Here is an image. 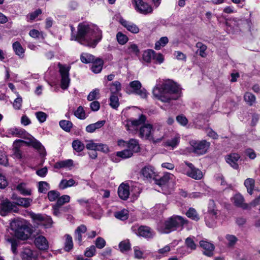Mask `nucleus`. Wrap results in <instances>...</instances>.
<instances>
[{"label":"nucleus","instance_id":"obj_36","mask_svg":"<svg viewBox=\"0 0 260 260\" xmlns=\"http://www.w3.org/2000/svg\"><path fill=\"white\" fill-rule=\"evenodd\" d=\"M121 89V84L118 81H115L110 84L109 90L111 92V94H117Z\"/></svg>","mask_w":260,"mask_h":260},{"label":"nucleus","instance_id":"obj_23","mask_svg":"<svg viewBox=\"0 0 260 260\" xmlns=\"http://www.w3.org/2000/svg\"><path fill=\"white\" fill-rule=\"evenodd\" d=\"M35 243L36 246L41 250L47 249L48 247L46 239L42 236H39L37 237L35 239Z\"/></svg>","mask_w":260,"mask_h":260},{"label":"nucleus","instance_id":"obj_59","mask_svg":"<svg viewBox=\"0 0 260 260\" xmlns=\"http://www.w3.org/2000/svg\"><path fill=\"white\" fill-rule=\"evenodd\" d=\"M129 86L132 88L133 92L135 93L142 87V85L140 81L135 80L130 82Z\"/></svg>","mask_w":260,"mask_h":260},{"label":"nucleus","instance_id":"obj_8","mask_svg":"<svg viewBox=\"0 0 260 260\" xmlns=\"http://www.w3.org/2000/svg\"><path fill=\"white\" fill-rule=\"evenodd\" d=\"M175 177L171 173L165 174L158 181L157 184L162 187V189L168 187H173L175 184Z\"/></svg>","mask_w":260,"mask_h":260},{"label":"nucleus","instance_id":"obj_27","mask_svg":"<svg viewBox=\"0 0 260 260\" xmlns=\"http://www.w3.org/2000/svg\"><path fill=\"white\" fill-rule=\"evenodd\" d=\"M73 166V161L72 159H67L65 160L58 161L55 164L54 167L56 169L68 168L71 169Z\"/></svg>","mask_w":260,"mask_h":260},{"label":"nucleus","instance_id":"obj_15","mask_svg":"<svg viewBox=\"0 0 260 260\" xmlns=\"http://www.w3.org/2000/svg\"><path fill=\"white\" fill-rule=\"evenodd\" d=\"M23 260H37V252L34 251L29 247H24L20 253Z\"/></svg>","mask_w":260,"mask_h":260},{"label":"nucleus","instance_id":"obj_6","mask_svg":"<svg viewBox=\"0 0 260 260\" xmlns=\"http://www.w3.org/2000/svg\"><path fill=\"white\" fill-rule=\"evenodd\" d=\"M193 152L199 155L205 154L210 145L209 142L206 140L192 141L190 142Z\"/></svg>","mask_w":260,"mask_h":260},{"label":"nucleus","instance_id":"obj_10","mask_svg":"<svg viewBox=\"0 0 260 260\" xmlns=\"http://www.w3.org/2000/svg\"><path fill=\"white\" fill-rule=\"evenodd\" d=\"M31 217L36 222H38V224H42L46 228H50L53 223L51 217L46 215L33 214Z\"/></svg>","mask_w":260,"mask_h":260},{"label":"nucleus","instance_id":"obj_29","mask_svg":"<svg viewBox=\"0 0 260 260\" xmlns=\"http://www.w3.org/2000/svg\"><path fill=\"white\" fill-rule=\"evenodd\" d=\"M105 123V120L99 121L94 123L90 124L86 127V131L88 133H93L96 129L102 127Z\"/></svg>","mask_w":260,"mask_h":260},{"label":"nucleus","instance_id":"obj_52","mask_svg":"<svg viewBox=\"0 0 260 260\" xmlns=\"http://www.w3.org/2000/svg\"><path fill=\"white\" fill-rule=\"evenodd\" d=\"M74 114L76 117L81 119H84L86 118V114L83 108L79 106L75 111Z\"/></svg>","mask_w":260,"mask_h":260},{"label":"nucleus","instance_id":"obj_63","mask_svg":"<svg viewBox=\"0 0 260 260\" xmlns=\"http://www.w3.org/2000/svg\"><path fill=\"white\" fill-rule=\"evenodd\" d=\"M185 244L187 247L191 250H195L197 247L196 244L194 243L193 239L190 237H188L185 240Z\"/></svg>","mask_w":260,"mask_h":260},{"label":"nucleus","instance_id":"obj_16","mask_svg":"<svg viewBox=\"0 0 260 260\" xmlns=\"http://www.w3.org/2000/svg\"><path fill=\"white\" fill-rule=\"evenodd\" d=\"M164 133L161 126H155L153 128L150 141L154 143L160 142L164 138Z\"/></svg>","mask_w":260,"mask_h":260},{"label":"nucleus","instance_id":"obj_12","mask_svg":"<svg viewBox=\"0 0 260 260\" xmlns=\"http://www.w3.org/2000/svg\"><path fill=\"white\" fill-rule=\"evenodd\" d=\"M15 208L14 202H12L8 199H5L0 203V215L6 216Z\"/></svg>","mask_w":260,"mask_h":260},{"label":"nucleus","instance_id":"obj_54","mask_svg":"<svg viewBox=\"0 0 260 260\" xmlns=\"http://www.w3.org/2000/svg\"><path fill=\"white\" fill-rule=\"evenodd\" d=\"M100 97V90L99 89H95L92 91H91L88 96L87 100L89 101H92L95 99H98Z\"/></svg>","mask_w":260,"mask_h":260},{"label":"nucleus","instance_id":"obj_49","mask_svg":"<svg viewBox=\"0 0 260 260\" xmlns=\"http://www.w3.org/2000/svg\"><path fill=\"white\" fill-rule=\"evenodd\" d=\"M49 188V185L47 182L40 181L38 183L39 192L41 193H45Z\"/></svg>","mask_w":260,"mask_h":260},{"label":"nucleus","instance_id":"obj_21","mask_svg":"<svg viewBox=\"0 0 260 260\" xmlns=\"http://www.w3.org/2000/svg\"><path fill=\"white\" fill-rule=\"evenodd\" d=\"M138 235L145 238H151L154 235V232L148 226H141L138 229Z\"/></svg>","mask_w":260,"mask_h":260},{"label":"nucleus","instance_id":"obj_58","mask_svg":"<svg viewBox=\"0 0 260 260\" xmlns=\"http://www.w3.org/2000/svg\"><path fill=\"white\" fill-rule=\"evenodd\" d=\"M127 52L128 54L138 55L139 50L136 44H131L128 46Z\"/></svg>","mask_w":260,"mask_h":260},{"label":"nucleus","instance_id":"obj_42","mask_svg":"<svg viewBox=\"0 0 260 260\" xmlns=\"http://www.w3.org/2000/svg\"><path fill=\"white\" fill-rule=\"evenodd\" d=\"M13 48L15 53L19 56L23 55L24 50L18 42H15L13 44Z\"/></svg>","mask_w":260,"mask_h":260},{"label":"nucleus","instance_id":"obj_57","mask_svg":"<svg viewBox=\"0 0 260 260\" xmlns=\"http://www.w3.org/2000/svg\"><path fill=\"white\" fill-rule=\"evenodd\" d=\"M59 196V192L56 190H51L48 192V198L50 202L55 201Z\"/></svg>","mask_w":260,"mask_h":260},{"label":"nucleus","instance_id":"obj_55","mask_svg":"<svg viewBox=\"0 0 260 260\" xmlns=\"http://www.w3.org/2000/svg\"><path fill=\"white\" fill-rule=\"evenodd\" d=\"M116 38L118 42L121 45H124L128 41L127 37L121 32L117 34Z\"/></svg>","mask_w":260,"mask_h":260},{"label":"nucleus","instance_id":"obj_37","mask_svg":"<svg viewBox=\"0 0 260 260\" xmlns=\"http://www.w3.org/2000/svg\"><path fill=\"white\" fill-rule=\"evenodd\" d=\"M255 181L252 178H247L244 181V185L246 187L248 192L252 194L254 187Z\"/></svg>","mask_w":260,"mask_h":260},{"label":"nucleus","instance_id":"obj_4","mask_svg":"<svg viewBox=\"0 0 260 260\" xmlns=\"http://www.w3.org/2000/svg\"><path fill=\"white\" fill-rule=\"evenodd\" d=\"M57 66L59 68V73L61 78L60 87L62 89H66L68 88L70 83L69 72L71 67L62 64L60 62L58 63Z\"/></svg>","mask_w":260,"mask_h":260},{"label":"nucleus","instance_id":"obj_20","mask_svg":"<svg viewBox=\"0 0 260 260\" xmlns=\"http://www.w3.org/2000/svg\"><path fill=\"white\" fill-rule=\"evenodd\" d=\"M141 172L143 176L147 179H154L156 176L154 169L150 166L144 167Z\"/></svg>","mask_w":260,"mask_h":260},{"label":"nucleus","instance_id":"obj_47","mask_svg":"<svg viewBox=\"0 0 260 260\" xmlns=\"http://www.w3.org/2000/svg\"><path fill=\"white\" fill-rule=\"evenodd\" d=\"M109 105L112 108L115 109H116L119 107V99L116 95L111 94Z\"/></svg>","mask_w":260,"mask_h":260},{"label":"nucleus","instance_id":"obj_24","mask_svg":"<svg viewBox=\"0 0 260 260\" xmlns=\"http://www.w3.org/2000/svg\"><path fill=\"white\" fill-rule=\"evenodd\" d=\"M232 201L235 206L242 208L243 209H247L248 205L244 203V198L240 194H235L232 198Z\"/></svg>","mask_w":260,"mask_h":260},{"label":"nucleus","instance_id":"obj_43","mask_svg":"<svg viewBox=\"0 0 260 260\" xmlns=\"http://www.w3.org/2000/svg\"><path fill=\"white\" fill-rule=\"evenodd\" d=\"M23 132L22 129L12 127L10 128L8 130L7 134L8 135L16 136V137H20L23 134Z\"/></svg>","mask_w":260,"mask_h":260},{"label":"nucleus","instance_id":"obj_30","mask_svg":"<svg viewBox=\"0 0 260 260\" xmlns=\"http://www.w3.org/2000/svg\"><path fill=\"white\" fill-rule=\"evenodd\" d=\"M92 63L91 71L94 73H100L103 68V61L98 58L94 60Z\"/></svg>","mask_w":260,"mask_h":260},{"label":"nucleus","instance_id":"obj_32","mask_svg":"<svg viewBox=\"0 0 260 260\" xmlns=\"http://www.w3.org/2000/svg\"><path fill=\"white\" fill-rule=\"evenodd\" d=\"M128 211L125 209H123L120 211H116L114 213V217L121 220H125L128 218Z\"/></svg>","mask_w":260,"mask_h":260},{"label":"nucleus","instance_id":"obj_22","mask_svg":"<svg viewBox=\"0 0 260 260\" xmlns=\"http://www.w3.org/2000/svg\"><path fill=\"white\" fill-rule=\"evenodd\" d=\"M119 22L128 31L132 33L137 34L139 31V28L136 24L128 22L123 18L119 19Z\"/></svg>","mask_w":260,"mask_h":260},{"label":"nucleus","instance_id":"obj_34","mask_svg":"<svg viewBox=\"0 0 260 260\" xmlns=\"http://www.w3.org/2000/svg\"><path fill=\"white\" fill-rule=\"evenodd\" d=\"M25 225L22 220L19 219H15L10 223V228L14 232L18 231Z\"/></svg>","mask_w":260,"mask_h":260},{"label":"nucleus","instance_id":"obj_40","mask_svg":"<svg viewBox=\"0 0 260 260\" xmlns=\"http://www.w3.org/2000/svg\"><path fill=\"white\" fill-rule=\"evenodd\" d=\"M81 61L85 63L92 62L94 60V57L89 53H83L81 55Z\"/></svg>","mask_w":260,"mask_h":260},{"label":"nucleus","instance_id":"obj_35","mask_svg":"<svg viewBox=\"0 0 260 260\" xmlns=\"http://www.w3.org/2000/svg\"><path fill=\"white\" fill-rule=\"evenodd\" d=\"M244 23V20L234 18L230 20L229 22H226V25L229 27L233 26L234 27L238 28L240 27Z\"/></svg>","mask_w":260,"mask_h":260},{"label":"nucleus","instance_id":"obj_64","mask_svg":"<svg viewBox=\"0 0 260 260\" xmlns=\"http://www.w3.org/2000/svg\"><path fill=\"white\" fill-rule=\"evenodd\" d=\"M22 99L20 95L14 100L13 103V107L16 110H20L22 106Z\"/></svg>","mask_w":260,"mask_h":260},{"label":"nucleus","instance_id":"obj_53","mask_svg":"<svg viewBox=\"0 0 260 260\" xmlns=\"http://www.w3.org/2000/svg\"><path fill=\"white\" fill-rule=\"evenodd\" d=\"M72 146L73 149L77 152L82 151L84 148V144L79 140H75L73 142Z\"/></svg>","mask_w":260,"mask_h":260},{"label":"nucleus","instance_id":"obj_25","mask_svg":"<svg viewBox=\"0 0 260 260\" xmlns=\"http://www.w3.org/2000/svg\"><path fill=\"white\" fill-rule=\"evenodd\" d=\"M16 189L20 194L23 196H30L31 194V189L27 187L26 183L21 182L16 186Z\"/></svg>","mask_w":260,"mask_h":260},{"label":"nucleus","instance_id":"obj_18","mask_svg":"<svg viewBox=\"0 0 260 260\" xmlns=\"http://www.w3.org/2000/svg\"><path fill=\"white\" fill-rule=\"evenodd\" d=\"M200 246L204 249L203 253L208 256H212L213 254L214 246L211 243L208 241L202 240L200 242Z\"/></svg>","mask_w":260,"mask_h":260},{"label":"nucleus","instance_id":"obj_46","mask_svg":"<svg viewBox=\"0 0 260 260\" xmlns=\"http://www.w3.org/2000/svg\"><path fill=\"white\" fill-rule=\"evenodd\" d=\"M119 248L122 252L129 250L131 249V244L129 240H125L120 242Z\"/></svg>","mask_w":260,"mask_h":260},{"label":"nucleus","instance_id":"obj_5","mask_svg":"<svg viewBox=\"0 0 260 260\" xmlns=\"http://www.w3.org/2000/svg\"><path fill=\"white\" fill-rule=\"evenodd\" d=\"M146 117L142 114L137 119H131L125 121V127L127 131L134 133L137 131L139 127L145 124Z\"/></svg>","mask_w":260,"mask_h":260},{"label":"nucleus","instance_id":"obj_44","mask_svg":"<svg viewBox=\"0 0 260 260\" xmlns=\"http://www.w3.org/2000/svg\"><path fill=\"white\" fill-rule=\"evenodd\" d=\"M59 125L64 131L69 132L73 126V124L70 121L62 120L59 122Z\"/></svg>","mask_w":260,"mask_h":260},{"label":"nucleus","instance_id":"obj_45","mask_svg":"<svg viewBox=\"0 0 260 260\" xmlns=\"http://www.w3.org/2000/svg\"><path fill=\"white\" fill-rule=\"evenodd\" d=\"M155 52L152 50H146L143 54V59L145 61L150 62Z\"/></svg>","mask_w":260,"mask_h":260},{"label":"nucleus","instance_id":"obj_62","mask_svg":"<svg viewBox=\"0 0 260 260\" xmlns=\"http://www.w3.org/2000/svg\"><path fill=\"white\" fill-rule=\"evenodd\" d=\"M95 247L94 246L92 245L89 247L86 248L84 254L86 257H90L93 256L95 253Z\"/></svg>","mask_w":260,"mask_h":260},{"label":"nucleus","instance_id":"obj_1","mask_svg":"<svg viewBox=\"0 0 260 260\" xmlns=\"http://www.w3.org/2000/svg\"><path fill=\"white\" fill-rule=\"evenodd\" d=\"M102 38V30L98 26L83 22L78 24L77 35H71V39L76 41L82 45L94 48Z\"/></svg>","mask_w":260,"mask_h":260},{"label":"nucleus","instance_id":"obj_31","mask_svg":"<svg viewBox=\"0 0 260 260\" xmlns=\"http://www.w3.org/2000/svg\"><path fill=\"white\" fill-rule=\"evenodd\" d=\"M26 229V226L25 225L21 229H19L18 231H16L14 233L15 236L17 238L23 240L28 239L29 235L28 234L25 233Z\"/></svg>","mask_w":260,"mask_h":260},{"label":"nucleus","instance_id":"obj_2","mask_svg":"<svg viewBox=\"0 0 260 260\" xmlns=\"http://www.w3.org/2000/svg\"><path fill=\"white\" fill-rule=\"evenodd\" d=\"M152 93L157 99L162 102H169L171 100H177L181 94V89L178 85L171 80H166L160 83L157 81Z\"/></svg>","mask_w":260,"mask_h":260},{"label":"nucleus","instance_id":"obj_60","mask_svg":"<svg viewBox=\"0 0 260 260\" xmlns=\"http://www.w3.org/2000/svg\"><path fill=\"white\" fill-rule=\"evenodd\" d=\"M244 100L249 105H251L255 100V98L253 94L250 92H246L244 95Z\"/></svg>","mask_w":260,"mask_h":260},{"label":"nucleus","instance_id":"obj_26","mask_svg":"<svg viewBox=\"0 0 260 260\" xmlns=\"http://www.w3.org/2000/svg\"><path fill=\"white\" fill-rule=\"evenodd\" d=\"M87 231V228L84 225H81L78 226L75 231V238L77 240L79 245L82 244V234L85 233Z\"/></svg>","mask_w":260,"mask_h":260},{"label":"nucleus","instance_id":"obj_9","mask_svg":"<svg viewBox=\"0 0 260 260\" xmlns=\"http://www.w3.org/2000/svg\"><path fill=\"white\" fill-rule=\"evenodd\" d=\"M153 126L151 124L145 123L139 128V136L144 140H151Z\"/></svg>","mask_w":260,"mask_h":260},{"label":"nucleus","instance_id":"obj_17","mask_svg":"<svg viewBox=\"0 0 260 260\" xmlns=\"http://www.w3.org/2000/svg\"><path fill=\"white\" fill-rule=\"evenodd\" d=\"M118 193L120 199L126 200L130 194L129 186L128 184L125 183H121L118 187Z\"/></svg>","mask_w":260,"mask_h":260},{"label":"nucleus","instance_id":"obj_48","mask_svg":"<svg viewBox=\"0 0 260 260\" xmlns=\"http://www.w3.org/2000/svg\"><path fill=\"white\" fill-rule=\"evenodd\" d=\"M133 154L129 150L127 149H124L121 151L117 152L116 155L118 157H121L122 158L125 159L132 156Z\"/></svg>","mask_w":260,"mask_h":260},{"label":"nucleus","instance_id":"obj_14","mask_svg":"<svg viewBox=\"0 0 260 260\" xmlns=\"http://www.w3.org/2000/svg\"><path fill=\"white\" fill-rule=\"evenodd\" d=\"M11 199L15 201L14 203L15 206L17 205L24 208L29 207L32 203V199L31 198H22L16 194H13Z\"/></svg>","mask_w":260,"mask_h":260},{"label":"nucleus","instance_id":"obj_41","mask_svg":"<svg viewBox=\"0 0 260 260\" xmlns=\"http://www.w3.org/2000/svg\"><path fill=\"white\" fill-rule=\"evenodd\" d=\"M64 249L67 251H69L73 248V242L72 237L69 235H65Z\"/></svg>","mask_w":260,"mask_h":260},{"label":"nucleus","instance_id":"obj_38","mask_svg":"<svg viewBox=\"0 0 260 260\" xmlns=\"http://www.w3.org/2000/svg\"><path fill=\"white\" fill-rule=\"evenodd\" d=\"M179 140L180 137L179 135L176 134L171 139L166 141L165 145L166 146L171 147L173 148L178 145Z\"/></svg>","mask_w":260,"mask_h":260},{"label":"nucleus","instance_id":"obj_33","mask_svg":"<svg viewBox=\"0 0 260 260\" xmlns=\"http://www.w3.org/2000/svg\"><path fill=\"white\" fill-rule=\"evenodd\" d=\"M76 181L73 179L69 180L62 179L59 183L58 187L61 189H64L67 187H71L75 185Z\"/></svg>","mask_w":260,"mask_h":260},{"label":"nucleus","instance_id":"obj_11","mask_svg":"<svg viewBox=\"0 0 260 260\" xmlns=\"http://www.w3.org/2000/svg\"><path fill=\"white\" fill-rule=\"evenodd\" d=\"M210 206L209 207L208 214L209 217H206L205 219L206 224L210 228H212L215 225V219L216 218L217 210L214 208V203L213 202L210 203Z\"/></svg>","mask_w":260,"mask_h":260},{"label":"nucleus","instance_id":"obj_19","mask_svg":"<svg viewBox=\"0 0 260 260\" xmlns=\"http://www.w3.org/2000/svg\"><path fill=\"white\" fill-rule=\"evenodd\" d=\"M240 158V156L238 154L231 153L226 156V161L234 169H238L239 168L238 161Z\"/></svg>","mask_w":260,"mask_h":260},{"label":"nucleus","instance_id":"obj_50","mask_svg":"<svg viewBox=\"0 0 260 260\" xmlns=\"http://www.w3.org/2000/svg\"><path fill=\"white\" fill-rule=\"evenodd\" d=\"M168 43V39L166 37H161L159 41L156 42L155 49L159 50L161 47L165 46Z\"/></svg>","mask_w":260,"mask_h":260},{"label":"nucleus","instance_id":"obj_39","mask_svg":"<svg viewBox=\"0 0 260 260\" xmlns=\"http://www.w3.org/2000/svg\"><path fill=\"white\" fill-rule=\"evenodd\" d=\"M186 215L189 218L198 221L200 219V217L197 211L193 208H190L186 213Z\"/></svg>","mask_w":260,"mask_h":260},{"label":"nucleus","instance_id":"obj_61","mask_svg":"<svg viewBox=\"0 0 260 260\" xmlns=\"http://www.w3.org/2000/svg\"><path fill=\"white\" fill-rule=\"evenodd\" d=\"M225 238L228 241V246L230 247L234 246L237 241V238L232 235H227Z\"/></svg>","mask_w":260,"mask_h":260},{"label":"nucleus","instance_id":"obj_13","mask_svg":"<svg viewBox=\"0 0 260 260\" xmlns=\"http://www.w3.org/2000/svg\"><path fill=\"white\" fill-rule=\"evenodd\" d=\"M136 9L140 13L146 14L152 12V7L143 0H134Z\"/></svg>","mask_w":260,"mask_h":260},{"label":"nucleus","instance_id":"obj_7","mask_svg":"<svg viewBox=\"0 0 260 260\" xmlns=\"http://www.w3.org/2000/svg\"><path fill=\"white\" fill-rule=\"evenodd\" d=\"M185 165L187 168H185L183 173L189 177L196 180H200L203 177L202 172L190 162H185Z\"/></svg>","mask_w":260,"mask_h":260},{"label":"nucleus","instance_id":"obj_51","mask_svg":"<svg viewBox=\"0 0 260 260\" xmlns=\"http://www.w3.org/2000/svg\"><path fill=\"white\" fill-rule=\"evenodd\" d=\"M70 201V197L68 195H63L60 197H58L57 200L56 204L61 206L66 203H68Z\"/></svg>","mask_w":260,"mask_h":260},{"label":"nucleus","instance_id":"obj_56","mask_svg":"<svg viewBox=\"0 0 260 260\" xmlns=\"http://www.w3.org/2000/svg\"><path fill=\"white\" fill-rule=\"evenodd\" d=\"M196 47L198 48L200 55L203 57H205L206 55L205 51L207 49V46L201 42H198L196 44Z\"/></svg>","mask_w":260,"mask_h":260},{"label":"nucleus","instance_id":"obj_3","mask_svg":"<svg viewBox=\"0 0 260 260\" xmlns=\"http://www.w3.org/2000/svg\"><path fill=\"white\" fill-rule=\"evenodd\" d=\"M188 220L180 216L174 215L160 223L158 227V230L161 233L168 234L176 231L181 227L182 229L184 224H187Z\"/></svg>","mask_w":260,"mask_h":260},{"label":"nucleus","instance_id":"obj_28","mask_svg":"<svg viewBox=\"0 0 260 260\" xmlns=\"http://www.w3.org/2000/svg\"><path fill=\"white\" fill-rule=\"evenodd\" d=\"M126 147H127V149L129 150L133 154L138 152L140 150V146L138 141L136 139H131L127 142Z\"/></svg>","mask_w":260,"mask_h":260}]
</instances>
